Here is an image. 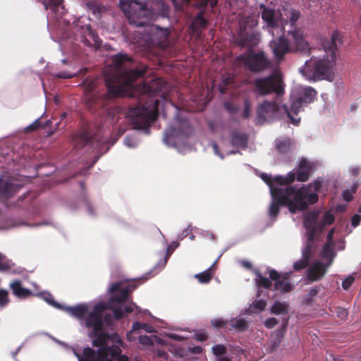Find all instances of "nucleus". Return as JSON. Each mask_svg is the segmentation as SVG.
Masks as SVG:
<instances>
[{"label":"nucleus","instance_id":"9b49d317","mask_svg":"<svg viewBox=\"0 0 361 361\" xmlns=\"http://www.w3.org/2000/svg\"><path fill=\"white\" fill-rule=\"evenodd\" d=\"M107 309V306L103 302L96 304L92 311L88 314L86 318V326L88 328H92V332L97 333L103 329L102 315L104 311Z\"/></svg>","mask_w":361,"mask_h":361},{"label":"nucleus","instance_id":"4468645a","mask_svg":"<svg viewBox=\"0 0 361 361\" xmlns=\"http://www.w3.org/2000/svg\"><path fill=\"white\" fill-rule=\"evenodd\" d=\"M279 111V106L275 102H264L257 109V118L261 122L274 118Z\"/></svg>","mask_w":361,"mask_h":361},{"label":"nucleus","instance_id":"0eeeda50","mask_svg":"<svg viewBox=\"0 0 361 361\" xmlns=\"http://www.w3.org/2000/svg\"><path fill=\"white\" fill-rule=\"evenodd\" d=\"M242 84L252 86V92L257 96L264 97L274 93L280 97L284 94L283 80L275 73L257 78L253 80L246 79L242 82Z\"/></svg>","mask_w":361,"mask_h":361},{"label":"nucleus","instance_id":"2f4dec72","mask_svg":"<svg viewBox=\"0 0 361 361\" xmlns=\"http://www.w3.org/2000/svg\"><path fill=\"white\" fill-rule=\"evenodd\" d=\"M271 312L274 314H286L288 313V305L285 302H275Z\"/></svg>","mask_w":361,"mask_h":361},{"label":"nucleus","instance_id":"f8f14e48","mask_svg":"<svg viewBox=\"0 0 361 361\" xmlns=\"http://www.w3.org/2000/svg\"><path fill=\"white\" fill-rule=\"evenodd\" d=\"M269 274L271 280L275 282L274 290L288 293L293 289V286L290 283V280L287 273L280 274L276 270L271 269L269 271Z\"/></svg>","mask_w":361,"mask_h":361},{"label":"nucleus","instance_id":"6e6552de","mask_svg":"<svg viewBox=\"0 0 361 361\" xmlns=\"http://www.w3.org/2000/svg\"><path fill=\"white\" fill-rule=\"evenodd\" d=\"M245 68L252 73H261L271 66V62L263 51H250L240 59Z\"/></svg>","mask_w":361,"mask_h":361},{"label":"nucleus","instance_id":"393cba45","mask_svg":"<svg viewBox=\"0 0 361 361\" xmlns=\"http://www.w3.org/2000/svg\"><path fill=\"white\" fill-rule=\"evenodd\" d=\"M145 89L149 97H154L162 92L163 89H165V84L161 79H154L146 85Z\"/></svg>","mask_w":361,"mask_h":361},{"label":"nucleus","instance_id":"f257e3e1","mask_svg":"<svg viewBox=\"0 0 361 361\" xmlns=\"http://www.w3.org/2000/svg\"><path fill=\"white\" fill-rule=\"evenodd\" d=\"M111 62L114 73L105 75V91L100 92L97 90V79L87 78L83 82L86 103L91 109L104 107L110 100L121 97L126 88L146 74L148 69L145 65L133 68V59L122 53L113 56Z\"/></svg>","mask_w":361,"mask_h":361},{"label":"nucleus","instance_id":"ddd939ff","mask_svg":"<svg viewBox=\"0 0 361 361\" xmlns=\"http://www.w3.org/2000/svg\"><path fill=\"white\" fill-rule=\"evenodd\" d=\"M136 285L130 284L128 287L121 288L120 283H113L109 288V292L113 293L118 291V293L114 294L111 297L110 302L118 304H123L126 302L128 300L130 293L136 289Z\"/></svg>","mask_w":361,"mask_h":361},{"label":"nucleus","instance_id":"0e129e2a","mask_svg":"<svg viewBox=\"0 0 361 361\" xmlns=\"http://www.w3.org/2000/svg\"><path fill=\"white\" fill-rule=\"evenodd\" d=\"M361 221V216L359 214H355L353 216L351 219V224L353 227H356L359 225Z\"/></svg>","mask_w":361,"mask_h":361},{"label":"nucleus","instance_id":"13d9d810","mask_svg":"<svg viewBox=\"0 0 361 361\" xmlns=\"http://www.w3.org/2000/svg\"><path fill=\"white\" fill-rule=\"evenodd\" d=\"M278 324V321L274 317L268 318L264 322V326L268 329L274 328Z\"/></svg>","mask_w":361,"mask_h":361},{"label":"nucleus","instance_id":"c85d7f7f","mask_svg":"<svg viewBox=\"0 0 361 361\" xmlns=\"http://www.w3.org/2000/svg\"><path fill=\"white\" fill-rule=\"evenodd\" d=\"M333 245L334 244H329V243H325L324 246L322 253H321L322 258L326 259L329 261L328 263L326 264L329 267L333 262L334 257H335V254L334 252V250L332 247Z\"/></svg>","mask_w":361,"mask_h":361},{"label":"nucleus","instance_id":"aec40b11","mask_svg":"<svg viewBox=\"0 0 361 361\" xmlns=\"http://www.w3.org/2000/svg\"><path fill=\"white\" fill-rule=\"evenodd\" d=\"M92 141V137L88 129L85 128L76 133L73 136L74 147L77 149L82 148L89 145Z\"/></svg>","mask_w":361,"mask_h":361},{"label":"nucleus","instance_id":"c9c22d12","mask_svg":"<svg viewBox=\"0 0 361 361\" xmlns=\"http://www.w3.org/2000/svg\"><path fill=\"white\" fill-rule=\"evenodd\" d=\"M213 274V271L210 267L204 271L196 274L195 278L202 283H207L212 280Z\"/></svg>","mask_w":361,"mask_h":361},{"label":"nucleus","instance_id":"5701e85b","mask_svg":"<svg viewBox=\"0 0 361 361\" xmlns=\"http://www.w3.org/2000/svg\"><path fill=\"white\" fill-rule=\"evenodd\" d=\"M9 286L13 294L20 299H25L33 295L30 290L23 287L20 281L15 280L10 283Z\"/></svg>","mask_w":361,"mask_h":361},{"label":"nucleus","instance_id":"de8ad7c7","mask_svg":"<svg viewBox=\"0 0 361 361\" xmlns=\"http://www.w3.org/2000/svg\"><path fill=\"white\" fill-rule=\"evenodd\" d=\"M62 0H48L47 2L45 3V8L47 9L49 8L53 10L54 12H56L59 7L61 6Z\"/></svg>","mask_w":361,"mask_h":361},{"label":"nucleus","instance_id":"774afa93","mask_svg":"<svg viewBox=\"0 0 361 361\" xmlns=\"http://www.w3.org/2000/svg\"><path fill=\"white\" fill-rule=\"evenodd\" d=\"M188 349L185 350L183 348H178L176 350V355L180 357H183L187 355Z\"/></svg>","mask_w":361,"mask_h":361},{"label":"nucleus","instance_id":"bf43d9fd","mask_svg":"<svg viewBox=\"0 0 361 361\" xmlns=\"http://www.w3.org/2000/svg\"><path fill=\"white\" fill-rule=\"evenodd\" d=\"M139 341L140 343L145 345H153V341L152 339L146 335L140 336L139 338Z\"/></svg>","mask_w":361,"mask_h":361},{"label":"nucleus","instance_id":"052dcab7","mask_svg":"<svg viewBox=\"0 0 361 361\" xmlns=\"http://www.w3.org/2000/svg\"><path fill=\"white\" fill-rule=\"evenodd\" d=\"M353 193L349 190V189H347V190H345L343 192H342V197L346 201V202H350L353 200Z\"/></svg>","mask_w":361,"mask_h":361},{"label":"nucleus","instance_id":"a878e982","mask_svg":"<svg viewBox=\"0 0 361 361\" xmlns=\"http://www.w3.org/2000/svg\"><path fill=\"white\" fill-rule=\"evenodd\" d=\"M248 137L246 134L238 131L231 133V143L234 147L245 148L247 145Z\"/></svg>","mask_w":361,"mask_h":361},{"label":"nucleus","instance_id":"f03ea898","mask_svg":"<svg viewBox=\"0 0 361 361\" xmlns=\"http://www.w3.org/2000/svg\"><path fill=\"white\" fill-rule=\"evenodd\" d=\"M261 177L269 185L273 198L277 200L283 206L287 207L291 214L305 211L310 204H314L318 201L317 195L309 194L308 188L305 186L298 189L290 185L284 188L274 187L270 175L263 173Z\"/></svg>","mask_w":361,"mask_h":361},{"label":"nucleus","instance_id":"e433bc0d","mask_svg":"<svg viewBox=\"0 0 361 361\" xmlns=\"http://www.w3.org/2000/svg\"><path fill=\"white\" fill-rule=\"evenodd\" d=\"M12 261L0 252V271H7L13 267Z\"/></svg>","mask_w":361,"mask_h":361},{"label":"nucleus","instance_id":"69168bd1","mask_svg":"<svg viewBox=\"0 0 361 361\" xmlns=\"http://www.w3.org/2000/svg\"><path fill=\"white\" fill-rule=\"evenodd\" d=\"M334 233H335V228H331L329 231L326 243H329V244H334L333 238H334Z\"/></svg>","mask_w":361,"mask_h":361},{"label":"nucleus","instance_id":"9d476101","mask_svg":"<svg viewBox=\"0 0 361 361\" xmlns=\"http://www.w3.org/2000/svg\"><path fill=\"white\" fill-rule=\"evenodd\" d=\"M235 42L242 48L252 49L259 42V35L252 31H248L245 24H241L235 37Z\"/></svg>","mask_w":361,"mask_h":361},{"label":"nucleus","instance_id":"7ed1b4c3","mask_svg":"<svg viewBox=\"0 0 361 361\" xmlns=\"http://www.w3.org/2000/svg\"><path fill=\"white\" fill-rule=\"evenodd\" d=\"M341 42V35L335 32L329 42L323 44L326 54L321 57H311L305 62L301 72L314 80H326L331 81L334 75L336 42Z\"/></svg>","mask_w":361,"mask_h":361},{"label":"nucleus","instance_id":"6ab92c4d","mask_svg":"<svg viewBox=\"0 0 361 361\" xmlns=\"http://www.w3.org/2000/svg\"><path fill=\"white\" fill-rule=\"evenodd\" d=\"M90 337L92 338V346L99 347L97 350L91 348L94 353H98L99 350L103 348H111L113 345H107L109 341V333L104 331H97V333L91 332Z\"/></svg>","mask_w":361,"mask_h":361},{"label":"nucleus","instance_id":"5fc2aeb1","mask_svg":"<svg viewBox=\"0 0 361 361\" xmlns=\"http://www.w3.org/2000/svg\"><path fill=\"white\" fill-rule=\"evenodd\" d=\"M110 309L113 311L115 319H121V318L123 317L124 312L121 308L111 306Z\"/></svg>","mask_w":361,"mask_h":361},{"label":"nucleus","instance_id":"ea45409f","mask_svg":"<svg viewBox=\"0 0 361 361\" xmlns=\"http://www.w3.org/2000/svg\"><path fill=\"white\" fill-rule=\"evenodd\" d=\"M322 186V181L319 180H314L312 183H310L308 187V192L309 194H316L317 195V192L320 191ZM319 197V196H317Z\"/></svg>","mask_w":361,"mask_h":361},{"label":"nucleus","instance_id":"c03bdc74","mask_svg":"<svg viewBox=\"0 0 361 361\" xmlns=\"http://www.w3.org/2000/svg\"><path fill=\"white\" fill-rule=\"evenodd\" d=\"M10 302L8 298V292L6 290L0 289V307H4L8 305Z\"/></svg>","mask_w":361,"mask_h":361},{"label":"nucleus","instance_id":"bb28decb","mask_svg":"<svg viewBox=\"0 0 361 361\" xmlns=\"http://www.w3.org/2000/svg\"><path fill=\"white\" fill-rule=\"evenodd\" d=\"M317 96V91L311 87H307L304 89L301 95L298 97L303 104H308L312 102Z\"/></svg>","mask_w":361,"mask_h":361},{"label":"nucleus","instance_id":"b1692460","mask_svg":"<svg viewBox=\"0 0 361 361\" xmlns=\"http://www.w3.org/2000/svg\"><path fill=\"white\" fill-rule=\"evenodd\" d=\"M204 11H200L193 18L190 27L197 35L201 34L202 30L207 25V20L204 17Z\"/></svg>","mask_w":361,"mask_h":361},{"label":"nucleus","instance_id":"09e8293b","mask_svg":"<svg viewBox=\"0 0 361 361\" xmlns=\"http://www.w3.org/2000/svg\"><path fill=\"white\" fill-rule=\"evenodd\" d=\"M109 341H111V342L114 344H118V346L120 348L124 345L123 341L117 333H114L111 334H109ZM115 345L117 346V345Z\"/></svg>","mask_w":361,"mask_h":361},{"label":"nucleus","instance_id":"3c124183","mask_svg":"<svg viewBox=\"0 0 361 361\" xmlns=\"http://www.w3.org/2000/svg\"><path fill=\"white\" fill-rule=\"evenodd\" d=\"M300 17V12L298 10L292 9L290 12L289 20L293 26Z\"/></svg>","mask_w":361,"mask_h":361},{"label":"nucleus","instance_id":"37998d69","mask_svg":"<svg viewBox=\"0 0 361 361\" xmlns=\"http://www.w3.org/2000/svg\"><path fill=\"white\" fill-rule=\"evenodd\" d=\"M290 147V140L285 139L276 142V149L280 153H286Z\"/></svg>","mask_w":361,"mask_h":361},{"label":"nucleus","instance_id":"2eb2a0df","mask_svg":"<svg viewBox=\"0 0 361 361\" xmlns=\"http://www.w3.org/2000/svg\"><path fill=\"white\" fill-rule=\"evenodd\" d=\"M259 8L261 11L262 18L266 23L267 26L271 28L277 27L280 17L279 11L263 4H260Z\"/></svg>","mask_w":361,"mask_h":361},{"label":"nucleus","instance_id":"58836bf2","mask_svg":"<svg viewBox=\"0 0 361 361\" xmlns=\"http://www.w3.org/2000/svg\"><path fill=\"white\" fill-rule=\"evenodd\" d=\"M218 3V0H197L195 6L197 8H204L209 6L211 8H214Z\"/></svg>","mask_w":361,"mask_h":361},{"label":"nucleus","instance_id":"a18cd8bd","mask_svg":"<svg viewBox=\"0 0 361 361\" xmlns=\"http://www.w3.org/2000/svg\"><path fill=\"white\" fill-rule=\"evenodd\" d=\"M212 352L217 357H223L226 353V348L221 344L215 345L212 347Z\"/></svg>","mask_w":361,"mask_h":361},{"label":"nucleus","instance_id":"20e7f679","mask_svg":"<svg viewBox=\"0 0 361 361\" xmlns=\"http://www.w3.org/2000/svg\"><path fill=\"white\" fill-rule=\"evenodd\" d=\"M288 35L290 37L291 46L289 41L284 37H279L270 42V47L278 60L283 59V56L290 51L300 52L303 54H310V48L300 29L294 28Z\"/></svg>","mask_w":361,"mask_h":361},{"label":"nucleus","instance_id":"39448f33","mask_svg":"<svg viewBox=\"0 0 361 361\" xmlns=\"http://www.w3.org/2000/svg\"><path fill=\"white\" fill-rule=\"evenodd\" d=\"M119 5L129 23L136 27H145L155 19L147 0H120Z\"/></svg>","mask_w":361,"mask_h":361},{"label":"nucleus","instance_id":"4c0bfd02","mask_svg":"<svg viewBox=\"0 0 361 361\" xmlns=\"http://www.w3.org/2000/svg\"><path fill=\"white\" fill-rule=\"evenodd\" d=\"M252 108V102L249 97L243 99V109L241 113V117L244 119H247L250 116Z\"/></svg>","mask_w":361,"mask_h":361},{"label":"nucleus","instance_id":"c756f323","mask_svg":"<svg viewBox=\"0 0 361 361\" xmlns=\"http://www.w3.org/2000/svg\"><path fill=\"white\" fill-rule=\"evenodd\" d=\"M66 310L71 315L78 318H82L87 312V307L85 305H79L75 307H67Z\"/></svg>","mask_w":361,"mask_h":361},{"label":"nucleus","instance_id":"a211bd4d","mask_svg":"<svg viewBox=\"0 0 361 361\" xmlns=\"http://www.w3.org/2000/svg\"><path fill=\"white\" fill-rule=\"evenodd\" d=\"M21 185L13 183L10 179H3L0 177V199H8L16 193Z\"/></svg>","mask_w":361,"mask_h":361},{"label":"nucleus","instance_id":"338daca9","mask_svg":"<svg viewBox=\"0 0 361 361\" xmlns=\"http://www.w3.org/2000/svg\"><path fill=\"white\" fill-rule=\"evenodd\" d=\"M188 351L194 354H200L202 351V348L201 346H194V347H188Z\"/></svg>","mask_w":361,"mask_h":361},{"label":"nucleus","instance_id":"72a5a7b5","mask_svg":"<svg viewBox=\"0 0 361 361\" xmlns=\"http://www.w3.org/2000/svg\"><path fill=\"white\" fill-rule=\"evenodd\" d=\"M315 252L314 242L307 241L304 248L302 251V257L308 261L313 257Z\"/></svg>","mask_w":361,"mask_h":361},{"label":"nucleus","instance_id":"4d7b16f0","mask_svg":"<svg viewBox=\"0 0 361 361\" xmlns=\"http://www.w3.org/2000/svg\"><path fill=\"white\" fill-rule=\"evenodd\" d=\"M267 306V302L264 300H255L253 303V307L259 311H263Z\"/></svg>","mask_w":361,"mask_h":361},{"label":"nucleus","instance_id":"7c9ffc66","mask_svg":"<svg viewBox=\"0 0 361 361\" xmlns=\"http://www.w3.org/2000/svg\"><path fill=\"white\" fill-rule=\"evenodd\" d=\"M319 217V212L311 211L305 214L303 219L305 227H312L317 222Z\"/></svg>","mask_w":361,"mask_h":361},{"label":"nucleus","instance_id":"4be33fe9","mask_svg":"<svg viewBox=\"0 0 361 361\" xmlns=\"http://www.w3.org/2000/svg\"><path fill=\"white\" fill-rule=\"evenodd\" d=\"M303 103L298 99L296 98L291 103L290 108L285 106L286 112L290 118V122L293 125H298L300 121V118H295L293 116H297L300 111L302 107L303 106Z\"/></svg>","mask_w":361,"mask_h":361},{"label":"nucleus","instance_id":"dca6fc26","mask_svg":"<svg viewBox=\"0 0 361 361\" xmlns=\"http://www.w3.org/2000/svg\"><path fill=\"white\" fill-rule=\"evenodd\" d=\"M80 41L87 47H92L98 49L102 45V41L94 30L90 25H87L82 35L80 36Z\"/></svg>","mask_w":361,"mask_h":361},{"label":"nucleus","instance_id":"412c9836","mask_svg":"<svg viewBox=\"0 0 361 361\" xmlns=\"http://www.w3.org/2000/svg\"><path fill=\"white\" fill-rule=\"evenodd\" d=\"M312 169L310 162L305 159H302L298 164L297 171L295 172L297 180L300 182L307 181Z\"/></svg>","mask_w":361,"mask_h":361},{"label":"nucleus","instance_id":"49530a36","mask_svg":"<svg viewBox=\"0 0 361 361\" xmlns=\"http://www.w3.org/2000/svg\"><path fill=\"white\" fill-rule=\"evenodd\" d=\"M309 262L310 261H308L307 259H306L302 257V258L294 262V264H293L294 270L296 271H301L302 269H303L307 267Z\"/></svg>","mask_w":361,"mask_h":361},{"label":"nucleus","instance_id":"79ce46f5","mask_svg":"<svg viewBox=\"0 0 361 361\" xmlns=\"http://www.w3.org/2000/svg\"><path fill=\"white\" fill-rule=\"evenodd\" d=\"M276 202H272L269 207V214L271 218L276 219L279 214L280 205H282L279 203L277 200H275Z\"/></svg>","mask_w":361,"mask_h":361},{"label":"nucleus","instance_id":"cd10ccee","mask_svg":"<svg viewBox=\"0 0 361 361\" xmlns=\"http://www.w3.org/2000/svg\"><path fill=\"white\" fill-rule=\"evenodd\" d=\"M295 179V173L293 171L288 173L286 176H283L280 175L275 176L274 178H272V185H274V183L279 184L281 186L280 188H282V186L283 185L292 183L293 182H294Z\"/></svg>","mask_w":361,"mask_h":361},{"label":"nucleus","instance_id":"680f3d73","mask_svg":"<svg viewBox=\"0 0 361 361\" xmlns=\"http://www.w3.org/2000/svg\"><path fill=\"white\" fill-rule=\"evenodd\" d=\"M41 126V123L39 120H36L35 122H33L32 124H30L27 128V130L28 131H34L39 128Z\"/></svg>","mask_w":361,"mask_h":361},{"label":"nucleus","instance_id":"1a4fd4ad","mask_svg":"<svg viewBox=\"0 0 361 361\" xmlns=\"http://www.w3.org/2000/svg\"><path fill=\"white\" fill-rule=\"evenodd\" d=\"M192 132L188 119L177 115L174 124L170 126L165 133L164 140L169 142L173 137H188Z\"/></svg>","mask_w":361,"mask_h":361},{"label":"nucleus","instance_id":"864d4df0","mask_svg":"<svg viewBox=\"0 0 361 361\" xmlns=\"http://www.w3.org/2000/svg\"><path fill=\"white\" fill-rule=\"evenodd\" d=\"M334 215L330 212H325L322 221L324 223L325 225H330L334 223Z\"/></svg>","mask_w":361,"mask_h":361},{"label":"nucleus","instance_id":"f3484780","mask_svg":"<svg viewBox=\"0 0 361 361\" xmlns=\"http://www.w3.org/2000/svg\"><path fill=\"white\" fill-rule=\"evenodd\" d=\"M329 266L320 261L313 263L307 269V277L312 282L322 279L326 274Z\"/></svg>","mask_w":361,"mask_h":361},{"label":"nucleus","instance_id":"6e6d98bb","mask_svg":"<svg viewBox=\"0 0 361 361\" xmlns=\"http://www.w3.org/2000/svg\"><path fill=\"white\" fill-rule=\"evenodd\" d=\"M355 281L353 276H348L342 282V287L344 290H348Z\"/></svg>","mask_w":361,"mask_h":361},{"label":"nucleus","instance_id":"a19ab883","mask_svg":"<svg viewBox=\"0 0 361 361\" xmlns=\"http://www.w3.org/2000/svg\"><path fill=\"white\" fill-rule=\"evenodd\" d=\"M87 6L89 9L94 15L100 14L104 10V7L101 4L95 1L89 2Z\"/></svg>","mask_w":361,"mask_h":361},{"label":"nucleus","instance_id":"8fccbe9b","mask_svg":"<svg viewBox=\"0 0 361 361\" xmlns=\"http://www.w3.org/2000/svg\"><path fill=\"white\" fill-rule=\"evenodd\" d=\"M307 229V240L308 242H314V238L317 233V227H305Z\"/></svg>","mask_w":361,"mask_h":361},{"label":"nucleus","instance_id":"423d86ee","mask_svg":"<svg viewBox=\"0 0 361 361\" xmlns=\"http://www.w3.org/2000/svg\"><path fill=\"white\" fill-rule=\"evenodd\" d=\"M159 106V100L152 99L150 104L147 103L142 106L130 108L127 112V116L130 118L134 128L147 129L150 124L157 120Z\"/></svg>","mask_w":361,"mask_h":361},{"label":"nucleus","instance_id":"e2e57ef3","mask_svg":"<svg viewBox=\"0 0 361 361\" xmlns=\"http://www.w3.org/2000/svg\"><path fill=\"white\" fill-rule=\"evenodd\" d=\"M195 338L198 341L202 342L207 340L208 336L204 332H197L195 334Z\"/></svg>","mask_w":361,"mask_h":361},{"label":"nucleus","instance_id":"473e14b6","mask_svg":"<svg viewBox=\"0 0 361 361\" xmlns=\"http://www.w3.org/2000/svg\"><path fill=\"white\" fill-rule=\"evenodd\" d=\"M255 275L257 276L255 281L258 287H262L267 289L270 288L271 287L272 280H271V279H269L263 276V275L259 271H255Z\"/></svg>","mask_w":361,"mask_h":361},{"label":"nucleus","instance_id":"f704fd0d","mask_svg":"<svg viewBox=\"0 0 361 361\" xmlns=\"http://www.w3.org/2000/svg\"><path fill=\"white\" fill-rule=\"evenodd\" d=\"M229 325L231 328L235 329L240 332L245 331L248 328L246 320L243 318L239 319H231L229 322Z\"/></svg>","mask_w":361,"mask_h":361},{"label":"nucleus","instance_id":"603ef678","mask_svg":"<svg viewBox=\"0 0 361 361\" xmlns=\"http://www.w3.org/2000/svg\"><path fill=\"white\" fill-rule=\"evenodd\" d=\"M212 324L214 327L218 329L227 328L228 322L221 319H215L212 321Z\"/></svg>","mask_w":361,"mask_h":361}]
</instances>
